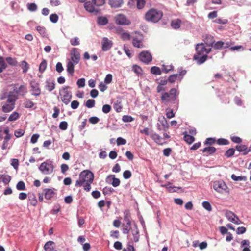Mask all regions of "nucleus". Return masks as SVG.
Returning a JSON list of instances; mask_svg holds the SVG:
<instances>
[{"label": "nucleus", "instance_id": "1", "mask_svg": "<svg viewBox=\"0 0 251 251\" xmlns=\"http://www.w3.org/2000/svg\"><path fill=\"white\" fill-rule=\"evenodd\" d=\"M94 179V174L88 170L80 172L78 179L75 181V186L77 188L82 187L86 192H89L91 189V184Z\"/></svg>", "mask_w": 251, "mask_h": 251}, {"label": "nucleus", "instance_id": "2", "mask_svg": "<svg viewBox=\"0 0 251 251\" xmlns=\"http://www.w3.org/2000/svg\"><path fill=\"white\" fill-rule=\"evenodd\" d=\"M196 53L193 56L194 60L198 65L203 63L208 57L207 54L211 51V48H206L204 43H201L196 45Z\"/></svg>", "mask_w": 251, "mask_h": 251}, {"label": "nucleus", "instance_id": "3", "mask_svg": "<svg viewBox=\"0 0 251 251\" xmlns=\"http://www.w3.org/2000/svg\"><path fill=\"white\" fill-rule=\"evenodd\" d=\"M80 60V54L79 50L76 48H73L70 52V59L67 64V72L71 76L74 75L75 65L77 64Z\"/></svg>", "mask_w": 251, "mask_h": 251}, {"label": "nucleus", "instance_id": "4", "mask_svg": "<svg viewBox=\"0 0 251 251\" xmlns=\"http://www.w3.org/2000/svg\"><path fill=\"white\" fill-rule=\"evenodd\" d=\"M17 97L13 95L12 92L8 94L7 103H2V111L4 113H9L15 108V102Z\"/></svg>", "mask_w": 251, "mask_h": 251}, {"label": "nucleus", "instance_id": "5", "mask_svg": "<svg viewBox=\"0 0 251 251\" xmlns=\"http://www.w3.org/2000/svg\"><path fill=\"white\" fill-rule=\"evenodd\" d=\"M162 16L163 13L161 11L152 8L147 12L145 17L146 21L156 23L158 22Z\"/></svg>", "mask_w": 251, "mask_h": 251}, {"label": "nucleus", "instance_id": "6", "mask_svg": "<svg viewBox=\"0 0 251 251\" xmlns=\"http://www.w3.org/2000/svg\"><path fill=\"white\" fill-rule=\"evenodd\" d=\"M178 95L177 90L176 88H172L169 92L162 94L161 100L163 103L166 104L169 102L175 101Z\"/></svg>", "mask_w": 251, "mask_h": 251}, {"label": "nucleus", "instance_id": "7", "mask_svg": "<svg viewBox=\"0 0 251 251\" xmlns=\"http://www.w3.org/2000/svg\"><path fill=\"white\" fill-rule=\"evenodd\" d=\"M54 166L52 161L47 160L42 163L39 167V170L43 175H49L52 174Z\"/></svg>", "mask_w": 251, "mask_h": 251}, {"label": "nucleus", "instance_id": "8", "mask_svg": "<svg viewBox=\"0 0 251 251\" xmlns=\"http://www.w3.org/2000/svg\"><path fill=\"white\" fill-rule=\"evenodd\" d=\"M69 89L70 87L65 86L59 92L61 100L66 105L69 104L72 97V93L68 90Z\"/></svg>", "mask_w": 251, "mask_h": 251}, {"label": "nucleus", "instance_id": "9", "mask_svg": "<svg viewBox=\"0 0 251 251\" xmlns=\"http://www.w3.org/2000/svg\"><path fill=\"white\" fill-rule=\"evenodd\" d=\"M116 24L119 25H126L130 24V21L128 19L126 16L123 14H118L114 17Z\"/></svg>", "mask_w": 251, "mask_h": 251}, {"label": "nucleus", "instance_id": "10", "mask_svg": "<svg viewBox=\"0 0 251 251\" xmlns=\"http://www.w3.org/2000/svg\"><path fill=\"white\" fill-rule=\"evenodd\" d=\"M214 189L219 193H223L227 188L226 185L223 181H215L213 182Z\"/></svg>", "mask_w": 251, "mask_h": 251}, {"label": "nucleus", "instance_id": "11", "mask_svg": "<svg viewBox=\"0 0 251 251\" xmlns=\"http://www.w3.org/2000/svg\"><path fill=\"white\" fill-rule=\"evenodd\" d=\"M139 59L143 62L148 64L152 60V56L148 51H142L139 55Z\"/></svg>", "mask_w": 251, "mask_h": 251}, {"label": "nucleus", "instance_id": "12", "mask_svg": "<svg viewBox=\"0 0 251 251\" xmlns=\"http://www.w3.org/2000/svg\"><path fill=\"white\" fill-rule=\"evenodd\" d=\"M113 45V42L106 37H103L101 41V48L103 51L109 50Z\"/></svg>", "mask_w": 251, "mask_h": 251}, {"label": "nucleus", "instance_id": "13", "mask_svg": "<svg viewBox=\"0 0 251 251\" xmlns=\"http://www.w3.org/2000/svg\"><path fill=\"white\" fill-rule=\"evenodd\" d=\"M30 85L31 88L32 95L38 96L41 94V89L39 87V84L35 81L32 80L30 82Z\"/></svg>", "mask_w": 251, "mask_h": 251}, {"label": "nucleus", "instance_id": "14", "mask_svg": "<svg viewBox=\"0 0 251 251\" xmlns=\"http://www.w3.org/2000/svg\"><path fill=\"white\" fill-rule=\"evenodd\" d=\"M186 71L183 70L179 74H173L170 75L168 78V81L171 83H173L177 79L181 80L183 76L185 75Z\"/></svg>", "mask_w": 251, "mask_h": 251}, {"label": "nucleus", "instance_id": "15", "mask_svg": "<svg viewBox=\"0 0 251 251\" xmlns=\"http://www.w3.org/2000/svg\"><path fill=\"white\" fill-rule=\"evenodd\" d=\"M106 182L110 183L114 187L118 186L120 184V179L116 178L114 175H110L107 176Z\"/></svg>", "mask_w": 251, "mask_h": 251}, {"label": "nucleus", "instance_id": "16", "mask_svg": "<svg viewBox=\"0 0 251 251\" xmlns=\"http://www.w3.org/2000/svg\"><path fill=\"white\" fill-rule=\"evenodd\" d=\"M226 217L230 222L235 224H239L238 221L239 219L237 216H236L234 213L230 211H226Z\"/></svg>", "mask_w": 251, "mask_h": 251}, {"label": "nucleus", "instance_id": "17", "mask_svg": "<svg viewBox=\"0 0 251 251\" xmlns=\"http://www.w3.org/2000/svg\"><path fill=\"white\" fill-rule=\"evenodd\" d=\"M84 8L88 12L94 13L95 15L98 14L100 12L99 10L94 7L92 3L90 1H87L84 3Z\"/></svg>", "mask_w": 251, "mask_h": 251}, {"label": "nucleus", "instance_id": "18", "mask_svg": "<svg viewBox=\"0 0 251 251\" xmlns=\"http://www.w3.org/2000/svg\"><path fill=\"white\" fill-rule=\"evenodd\" d=\"M150 136L154 142L159 145H163L167 143V142H166L159 134L157 133H152L150 135Z\"/></svg>", "mask_w": 251, "mask_h": 251}, {"label": "nucleus", "instance_id": "19", "mask_svg": "<svg viewBox=\"0 0 251 251\" xmlns=\"http://www.w3.org/2000/svg\"><path fill=\"white\" fill-rule=\"evenodd\" d=\"M13 91L18 95L24 96L27 93V88L25 85H22L18 88L14 89Z\"/></svg>", "mask_w": 251, "mask_h": 251}, {"label": "nucleus", "instance_id": "20", "mask_svg": "<svg viewBox=\"0 0 251 251\" xmlns=\"http://www.w3.org/2000/svg\"><path fill=\"white\" fill-rule=\"evenodd\" d=\"M45 198L48 200H50L55 195V192L52 189L46 188L43 189Z\"/></svg>", "mask_w": 251, "mask_h": 251}, {"label": "nucleus", "instance_id": "21", "mask_svg": "<svg viewBox=\"0 0 251 251\" xmlns=\"http://www.w3.org/2000/svg\"><path fill=\"white\" fill-rule=\"evenodd\" d=\"M204 44H206V45L209 48H211L213 46L215 40L214 39V37L210 35H207L206 36L204 40Z\"/></svg>", "mask_w": 251, "mask_h": 251}, {"label": "nucleus", "instance_id": "22", "mask_svg": "<svg viewBox=\"0 0 251 251\" xmlns=\"http://www.w3.org/2000/svg\"><path fill=\"white\" fill-rule=\"evenodd\" d=\"M123 0H109L108 3L111 7L119 8L123 4Z\"/></svg>", "mask_w": 251, "mask_h": 251}, {"label": "nucleus", "instance_id": "23", "mask_svg": "<svg viewBox=\"0 0 251 251\" xmlns=\"http://www.w3.org/2000/svg\"><path fill=\"white\" fill-rule=\"evenodd\" d=\"M122 30L121 29L119 30H117L118 33L120 34V37L123 40H129L131 38L130 34L127 32H121L120 33V31Z\"/></svg>", "mask_w": 251, "mask_h": 251}, {"label": "nucleus", "instance_id": "24", "mask_svg": "<svg viewBox=\"0 0 251 251\" xmlns=\"http://www.w3.org/2000/svg\"><path fill=\"white\" fill-rule=\"evenodd\" d=\"M108 22V20L106 17L100 16L97 19V23L101 25H106Z\"/></svg>", "mask_w": 251, "mask_h": 251}, {"label": "nucleus", "instance_id": "25", "mask_svg": "<svg viewBox=\"0 0 251 251\" xmlns=\"http://www.w3.org/2000/svg\"><path fill=\"white\" fill-rule=\"evenodd\" d=\"M181 24V20L177 19L172 21L171 25L172 28L177 29L180 28Z\"/></svg>", "mask_w": 251, "mask_h": 251}, {"label": "nucleus", "instance_id": "26", "mask_svg": "<svg viewBox=\"0 0 251 251\" xmlns=\"http://www.w3.org/2000/svg\"><path fill=\"white\" fill-rule=\"evenodd\" d=\"M170 184L171 183L168 182V184L162 185V186L166 187L168 189V191L170 193L177 192V190H181V192H183V190L180 187H169L168 185Z\"/></svg>", "mask_w": 251, "mask_h": 251}, {"label": "nucleus", "instance_id": "27", "mask_svg": "<svg viewBox=\"0 0 251 251\" xmlns=\"http://www.w3.org/2000/svg\"><path fill=\"white\" fill-rule=\"evenodd\" d=\"M216 149L214 147H205L202 150L203 152H207L208 154L211 155L215 152Z\"/></svg>", "mask_w": 251, "mask_h": 251}, {"label": "nucleus", "instance_id": "28", "mask_svg": "<svg viewBox=\"0 0 251 251\" xmlns=\"http://www.w3.org/2000/svg\"><path fill=\"white\" fill-rule=\"evenodd\" d=\"M29 203L31 205L35 206L37 203V200L35 194H32L28 196Z\"/></svg>", "mask_w": 251, "mask_h": 251}, {"label": "nucleus", "instance_id": "29", "mask_svg": "<svg viewBox=\"0 0 251 251\" xmlns=\"http://www.w3.org/2000/svg\"><path fill=\"white\" fill-rule=\"evenodd\" d=\"M133 238L131 239L132 242H137L139 239V232L136 228L135 230L132 231Z\"/></svg>", "mask_w": 251, "mask_h": 251}, {"label": "nucleus", "instance_id": "30", "mask_svg": "<svg viewBox=\"0 0 251 251\" xmlns=\"http://www.w3.org/2000/svg\"><path fill=\"white\" fill-rule=\"evenodd\" d=\"M236 148L239 152H244V154H246L248 152V149L246 145H237Z\"/></svg>", "mask_w": 251, "mask_h": 251}, {"label": "nucleus", "instance_id": "31", "mask_svg": "<svg viewBox=\"0 0 251 251\" xmlns=\"http://www.w3.org/2000/svg\"><path fill=\"white\" fill-rule=\"evenodd\" d=\"M132 44L133 46L138 48H142L144 46L142 41L141 40L138 39L136 38H133Z\"/></svg>", "mask_w": 251, "mask_h": 251}, {"label": "nucleus", "instance_id": "32", "mask_svg": "<svg viewBox=\"0 0 251 251\" xmlns=\"http://www.w3.org/2000/svg\"><path fill=\"white\" fill-rule=\"evenodd\" d=\"M0 180H1L5 185H7L11 180V176L9 175H0Z\"/></svg>", "mask_w": 251, "mask_h": 251}, {"label": "nucleus", "instance_id": "33", "mask_svg": "<svg viewBox=\"0 0 251 251\" xmlns=\"http://www.w3.org/2000/svg\"><path fill=\"white\" fill-rule=\"evenodd\" d=\"M184 140L189 144H192L195 140V138L192 135L185 134L184 136Z\"/></svg>", "mask_w": 251, "mask_h": 251}, {"label": "nucleus", "instance_id": "34", "mask_svg": "<svg viewBox=\"0 0 251 251\" xmlns=\"http://www.w3.org/2000/svg\"><path fill=\"white\" fill-rule=\"evenodd\" d=\"M46 88L47 90L50 92L55 88V83L53 82H50V80H46Z\"/></svg>", "mask_w": 251, "mask_h": 251}, {"label": "nucleus", "instance_id": "35", "mask_svg": "<svg viewBox=\"0 0 251 251\" xmlns=\"http://www.w3.org/2000/svg\"><path fill=\"white\" fill-rule=\"evenodd\" d=\"M54 244V243L51 241L46 242L44 247V250L46 251H52L54 249L52 248V246Z\"/></svg>", "mask_w": 251, "mask_h": 251}, {"label": "nucleus", "instance_id": "36", "mask_svg": "<svg viewBox=\"0 0 251 251\" xmlns=\"http://www.w3.org/2000/svg\"><path fill=\"white\" fill-rule=\"evenodd\" d=\"M20 66L23 69V73H26L29 68L28 64L25 61H22Z\"/></svg>", "mask_w": 251, "mask_h": 251}, {"label": "nucleus", "instance_id": "37", "mask_svg": "<svg viewBox=\"0 0 251 251\" xmlns=\"http://www.w3.org/2000/svg\"><path fill=\"white\" fill-rule=\"evenodd\" d=\"M174 69V66L171 64H163L162 66V70L165 73H168L169 71Z\"/></svg>", "mask_w": 251, "mask_h": 251}, {"label": "nucleus", "instance_id": "38", "mask_svg": "<svg viewBox=\"0 0 251 251\" xmlns=\"http://www.w3.org/2000/svg\"><path fill=\"white\" fill-rule=\"evenodd\" d=\"M151 73L156 75L161 74V71L160 69L156 66L152 67L151 69Z\"/></svg>", "mask_w": 251, "mask_h": 251}, {"label": "nucleus", "instance_id": "39", "mask_svg": "<svg viewBox=\"0 0 251 251\" xmlns=\"http://www.w3.org/2000/svg\"><path fill=\"white\" fill-rule=\"evenodd\" d=\"M19 118V114L17 112H13L9 117V121H14Z\"/></svg>", "mask_w": 251, "mask_h": 251}, {"label": "nucleus", "instance_id": "40", "mask_svg": "<svg viewBox=\"0 0 251 251\" xmlns=\"http://www.w3.org/2000/svg\"><path fill=\"white\" fill-rule=\"evenodd\" d=\"M36 29L42 36L45 37L46 36V30L44 27L37 26Z\"/></svg>", "mask_w": 251, "mask_h": 251}, {"label": "nucleus", "instance_id": "41", "mask_svg": "<svg viewBox=\"0 0 251 251\" xmlns=\"http://www.w3.org/2000/svg\"><path fill=\"white\" fill-rule=\"evenodd\" d=\"M27 7L28 10L31 12H34L37 9V5L34 3H27Z\"/></svg>", "mask_w": 251, "mask_h": 251}, {"label": "nucleus", "instance_id": "42", "mask_svg": "<svg viewBox=\"0 0 251 251\" xmlns=\"http://www.w3.org/2000/svg\"><path fill=\"white\" fill-rule=\"evenodd\" d=\"M16 188L19 191L25 190L26 187L24 182L23 181H20L18 182L16 185Z\"/></svg>", "mask_w": 251, "mask_h": 251}, {"label": "nucleus", "instance_id": "43", "mask_svg": "<svg viewBox=\"0 0 251 251\" xmlns=\"http://www.w3.org/2000/svg\"><path fill=\"white\" fill-rule=\"evenodd\" d=\"M6 67L7 65L4 58L2 57H0V73H1Z\"/></svg>", "mask_w": 251, "mask_h": 251}, {"label": "nucleus", "instance_id": "44", "mask_svg": "<svg viewBox=\"0 0 251 251\" xmlns=\"http://www.w3.org/2000/svg\"><path fill=\"white\" fill-rule=\"evenodd\" d=\"M235 152V150L233 148H230L225 153V156L227 158L232 156Z\"/></svg>", "mask_w": 251, "mask_h": 251}, {"label": "nucleus", "instance_id": "45", "mask_svg": "<svg viewBox=\"0 0 251 251\" xmlns=\"http://www.w3.org/2000/svg\"><path fill=\"white\" fill-rule=\"evenodd\" d=\"M46 67L47 61L45 60H44L40 64L39 70L40 72L43 73L46 70Z\"/></svg>", "mask_w": 251, "mask_h": 251}, {"label": "nucleus", "instance_id": "46", "mask_svg": "<svg viewBox=\"0 0 251 251\" xmlns=\"http://www.w3.org/2000/svg\"><path fill=\"white\" fill-rule=\"evenodd\" d=\"M70 42L72 46H76L80 44L79 39L77 37L71 39Z\"/></svg>", "mask_w": 251, "mask_h": 251}, {"label": "nucleus", "instance_id": "47", "mask_svg": "<svg viewBox=\"0 0 251 251\" xmlns=\"http://www.w3.org/2000/svg\"><path fill=\"white\" fill-rule=\"evenodd\" d=\"M95 103V101L94 100L89 99L86 101L85 105L87 107L91 108L94 106Z\"/></svg>", "mask_w": 251, "mask_h": 251}, {"label": "nucleus", "instance_id": "48", "mask_svg": "<svg viewBox=\"0 0 251 251\" xmlns=\"http://www.w3.org/2000/svg\"><path fill=\"white\" fill-rule=\"evenodd\" d=\"M6 60L7 61V63L10 65L16 66L17 64V61H16V59L12 57H7L6 58Z\"/></svg>", "mask_w": 251, "mask_h": 251}, {"label": "nucleus", "instance_id": "49", "mask_svg": "<svg viewBox=\"0 0 251 251\" xmlns=\"http://www.w3.org/2000/svg\"><path fill=\"white\" fill-rule=\"evenodd\" d=\"M137 0V7L139 9H142L144 8L146 1L145 0Z\"/></svg>", "mask_w": 251, "mask_h": 251}, {"label": "nucleus", "instance_id": "50", "mask_svg": "<svg viewBox=\"0 0 251 251\" xmlns=\"http://www.w3.org/2000/svg\"><path fill=\"white\" fill-rule=\"evenodd\" d=\"M224 45V43L222 41H219L215 43L213 45L214 48L216 50H219L222 48Z\"/></svg>", "mask_w": 251, "mask_h": 251}, {"label": "nucleus", "instance_id": "51", "mask_svg": "<svg viewBox=\"0 0 251 251\" xmlns=\"http://www.w3.org/2000/svg\"><path fill=\"white\" fill-rule=\"evenodd\" d=\"M217 143L220 145H228L229 144V141L226 139L224 138H220L218 139L216 141Z\"/></svg>", "mask_w": 251, "mask_h": 251}, {"label": "nucleus", "instance_id": "52", "mask_svg": "<svg viewBox=\"0 0 251 251\" xmlns=\"http://www.w3.org/2000/svg\"><path fill=\"white\" fill-rule=\"evenodd\" d=\"M132 69L133 71L138 75L142 74V70L141 68L137 65H133Z\"/></svg>", "mask_w": 251, "mask_h": 251}, {"label": "nucleus", "instance_id": "53", "mask_svg": "<svg viewBox=\"0 0 251 251\" xmlns=\"http://www.w3.org/2000/svg\"><path fill=\"white\" fill-rule=\"evenodd\" d=\"M202 206L204 209L208 211H212V206L210 203L208 201H204L202 203Z\"/></svg>", "mask_w": 251, "mask_h": 251}, {"label": "nucleus", "instance_id": "54", "mask_svg": "<svg viewBox=\"0 0 251 251\" xmlns=\"http://www.w3.org/2000/svg\"><path fill=\"white\" fill-rule=\"evenodd\" d=\"M92 2L97 6H101L104 4L105 0H92Z\"/></svg>", "mask_w": 251, "mask_h": 251}, {"label": "nucleus", "instance_id": "55", "mask_svg": "<svg viewBox=\"0 0 251 251\" xmlns=\"http://www.w3.org/2000/svg\"><path fill=\"white\" fill-rule=\"evenodd\" d=\"M24 105L25 108H32L34 106V103L31 100H26L24 103Z\"/></svg>", "mask_w": 251, "mask_h": 251}, {"label": "nucleus", "instance_id": "56", "mask_svg": "<svg viewBox=\"0 0 251 251\" xmlns=\"http://www.w3.org/2000/svg\"><path fill=\"white\" fill-rule=\"evenodd\" d=\"M50 20L53 23H56L58 20V16L56 14H52L50 16Z\"/></svg>", "mask_w": 251, "mask_h": 251}, {"label": "nucleus", "instance_id": "57", "mask_svg": "<svg viewBox=\"0 0 251 251\" xmlns=\"http://www.w3.org/2000/svg\"><path fill=\"white\" fill-rule=\"evenodd\" d=\"M19 160L17 159H12L11 165L16 170L18 169L19 166Z\"/></svg>", "mask_w": 251, "mask_h": 251}, {"label": "nucleus", "instance_id": "58", "mask_svg": "<svg viewBox=\"0 0 251 251\" xmlns=\"http://www.w3.org/2000/svg\"><path fill=\"white\" fill-rule=\"evenodd\" d=\"M118 146L125 145L126 143V140L122 137H118L116 140Z\"/></svg>", "mask_w": 251, "mask_h": 251}, {"label": "nucleus", "instance_id": "59", "mask_svg": "<svg viewBox=\"0 0 251 251\" xmlns=\"http://www.w3.org/2000/svg\"><path fill=\"white\" fill-rule=\"evenodd\" d=\"M217 141L215 138H208L206 139L205 144V145H211L214 144Z\"/></svg>", "mask_w": 251, "mask_h": 251}, {"label": "nucleus", "instance_id": "60", "mask_svg": "<svg viewBox=\"0 0 251 251\" xmlns=\"http://www.w3.org/2000/svg\"><path fill=\"white\" fill-rule=\"evenodd\" d=\"M102 110L103 113H108L111 111V107L108 104H105L103 106Z\"/></svg>", "mask_w": 251, "mask_h": 251}, {"label": "nucleus", "instance_id": "61", "mask_svg": "<svg viewBox=\"0 0 251 251\" xmlns=\"http://www.w3.org/2000/svg\"><path fill=\"white\" fill-rule=\"evenodd\" d=\"M77 85L78 87L81 88L84 87L85 85V80L84 78L79 79L77 81Z\"/></svg>", "mask_w": 251, "mask_h": 251}, {"label": "nucleus", "instance_id": "62", "mask_svg": "<svg viewBox=\"0 0 251 251\" xmlns=\"http://www.w3.org/2000/svg\"><path fill=\"white\" fill-rule=\"evenodd\" d=\"M131 172L129 170L125 171L123 173V177L125 179H128L131 176Z\"/></svg>", "mask_w": 251, "mask_h": 251}, {"label": "nucleus", "instance_id": "63", "mask_svg": "<svg viewBox=\"0 0 251 251\" xmlns=\"http://www.w3.org/2000/svg\"><path fill=\"white\" fill-rule=\"evenodd\" d=\"M59 127L60 129L65 130L67 128L68 124L65 121L61 122L59 124Z\"/></svg>", "mask_w": 251, "mask_h": 251}, {"label": "nucleus", "instance_id": "64", "mask_svg": "<svg viewBox=\"0 0 251 251\" xmlns=\"http://www.w3.org/2000/svg\"><path fill=\"white\" fill-rule=\"evenodd\" d=\"M112 75L110 74H107L104 79V82L106 84H109L112 82Z\"/></svg>", "mask_w": 251, "mask_h": 251}]
</instances>
